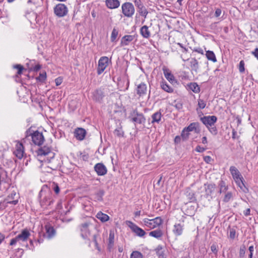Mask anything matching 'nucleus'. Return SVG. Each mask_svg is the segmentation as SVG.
Instances as JSON below:
<instances>
[{"label":"nucleus","instance_id":"09e8293b","mask_svg":"<svg viewBox=\"0 0 258 258\" xmlns=\"http://www.w3.org/2000/svg\"><path fill=\"white\" fill-rule=\"evenodd\" d=\"M209 132L214 135H216L217 134V127L214 125L212 126H209L208 128Z\"/></svg>","mask_w":258,"mask_h":258},{"label":"nucleus","instance_id":"6ab92c4d","mask_svg":"<svg viewBox=\"0 0 258 258\" xmlns=\"http://www.w3.org/2000/svg\"><path fill=\"white\" fill-rule=\"evenodd\" d=\"M105 4L107 8L111 9L117 8L120 5L118 0H106Z\"/></svg>","mask_w":258,"mask_h":258},{"label":"nucleus","instance_id":"37998d69","mask_svg":"<svg viewBox=\"0 0 258 258\" xmlns=\"http://www.w3.org/2000/svg\"><path fill=\"white\" fill-rule=\"evenodd\" d=\"M143 254L138 251H133L131 255V258H143Z\"/></svg>","mask_w":258,"mask_h":258},{"label":"nucleus","instance_id":"473e14b6","mask_svg":"<svg viewBox=\"0 0 258 258\" xmlns=\"http://www.w3.org/2000/svg\"><path fill=\"white\" fill-rule=\"evenodd\" d=\"M218 186L219 187V192L220 194L225 192L228 190V186L226 184L225 182L223 180H221L219 181Z\"/></svg>","mask_w":258,"mask_h":258},{"label":"nucleus","instance_id":"f257e3e1","mask_svg":"<svg viewBox=\"0 0 258 258\" xmlns=\"http://www.w3.org/2000/svg\"><path fill=\"white\" fill-rule=\"evenodd\" d=\"M129 118L130 121L135 124H144L146 121V118L142 113H140L137 109L133 110L130 113Z\"/></svg>","mask_w":258,"mask_h":258},{"label":"nucleus","instance_id":"4be33fe9","mask_svg":"<svg viewBox=\"0 0 258 258\" xmlns=\"http://www.w3.org/2000/svg\"><path fill=\"white\" fill-rule=\"evenodd\" d=\"M30 235V233L27 229L23 230L21 233L18 235L17 237V239H18L19 240H21L22 241L26 240L29 236Z\"/></svg>","mask_w":258,"mask_h":258},{"label":"nucleus","instance_id":"aec40b11","mask_svg":"<svg viewBox=\"0 0 258 258\" xmlns=\"http://www.w3.org/2000/svg\"><path fill=\"white\" fill-rule=\"evenodd\" d=\"M135 38L134 35H125L122 37L120 44L121 46H126L129 44V43L132 41Z\"/></svg>","mask_w":258,"mask_h":258},{"label":"nucleus","instance_id":"412c9836","mask_svg":"<svg viewBox=\"0 0 258 258\" xmlns=\"http://www.w3.org/2000/svg\"><path fill=\"white\" fill-rule=\"evenodd\" d=\"M41 207L43 208H47L53 203V200L49 198L45 197L40 202Z\"/></svg>","mask_w":258,"mask_h":258},{"label":"nucleus","instance_id":"0eeeda50","mask_svg":"<svg viewBox=\"0 0 258 258\" xmlns=\"http://www.w3.org/2000/svg\"><path fill=\"white\" fill-rule=\"evenodd\" d=\"M32 140L35 145L40 146L43 144L44 138L42 133L36 131L33 132Z\"/></svg>","mask_w":258,"mask_h":258},{"label":"nucleus","instance_id":"5fc2aeb1","mask_svg":"<svg viewBox=\"0 0 258 258\" xmlns=\"http://www.w3.org/2000/svg\"><path fill=\"white\" fill-rule=\"evenodd\" d=\"M244 70V62L243 60H241L239 64V71L240 73H243Z\"/></svg>","mask_w":258,"mask_h":258},{"label":"nucleus","instance_id":"f3484780","mask_svg":"<svg viewBox=\"0 0 258 258\" xmlns=\"http://www.w3.org/2000/svg\"><path fill=\"white\" fill-rule=\"evenodd\" d=\"M51 151V147L48 146H44L42 147H40L37 151V154L39 156H46L49 153H50Z\"/></svg>","mask_w":258,"mask_h":258},{"label":"nucleus","instance_id":"a878e982","mask_svg":"<svg viewBox=\"0 0 258 258\" xmlns=\"http://www.w3.org/2000/svg\"><path fill=\"white\" fill-rule=\"evenodd\" d=\"M188 89L191 90L195 93H198L200 91V88L196 82H192L187 85Z\"/></svg>","mask_w":258,"mask_h":258},{"label":"nucleus","instance_id":"b1692460","mask_svg":"<svg viewBox=\"0 0 258 258\" xmlns=\"http://www.w3.org/2000/svg\"><path fill=\"white\" fill-rule=\"evenodd\" d=\"M185 195L190 202L196 201L195 194L190 188L186 189Z\"/></svg>","mask_w":258,"mask_h":258},{"label":"nucleus","instance_id":"8fccbe9b","mask_svg":"<svg viewBox=\"0 0 258 258\" xmlns=\"http://www.w3.org/2000/svg\"><path fill=\"white\" fill-rule=\"evenodd\" d=\"M189 135V132H186V131H185V128H184L181 135V138L183 139V140H186L188 138Z\"/></svg>","mask_w":258,"mask_h":258},{"label":"nucleus","instance_id":"338daca9","mask_svg":"<svg viewBox=\"0 0 258 258\" xmlns=\"http://www.w3.org/2000/svg\"><path fill=\"white\" fill-rule=\"evenodd\" d=\"M193 51H195V52H197L199 53H201L202 54H204V51L203 50L200 48V47H198V48H195L194 49H193Z\"/></svg>","mask_w":258,"mask_h":258},{"label":"nucleus","instance_id":"ea45409f","mask_svg":"<svg viewBox=\"0 0 258 258\" xmlns=\"http://www.w3.org/2000/svg\"><path fill=\"white\" fill-rule=\"evenodd\" d=\"M138 8L139 9L138 12L139 14L141 16H144L145 18H146V16L148 14V12L146 8L144 7V6L143 5H141V6H140L139 7H138Z\"/></svg>","mask_w":258,"mask_h":258},{"label":"nucleus","instance_id":"cd10ccee","mask_svg":"<svg viewBox=\"0 0 258 258\" xmlns=\"http://www.w3.org/2000/svg\"><path fill=\"white\" fill-rule=\"evenodd\" d=\"M163 73L165 77L170 83H173L175 81L174 76L168 70H167V69H164Z\"/></svg>","mask_w":258,"mask_h":258},{"label":"nucleus","instance_id":"9b49d317","mask_svg":"<svg viewBox=\"0 0 258 258\" xmlns=\"http://www.w3.org/2000/svg\"><path fill=\"white\" fill-rule=\"evenodd\" d=\"M92 98L96 102H101L104 97V92L101 89H97L92 93Z\"/></svg>","mask_w":258,"mask_h":258},{"label":"nucleus","instance_id":"79ce46f5","mask_svg":"<svg viewBox=\"0 0 258 258\" xmlns=\"http://www.w3.org/2000/svg\"><path fill=\"white\" fill-rule=\"evenodd\" d=\"M211 250L212 252L213 253H214V254H215V257H217V255H218V245H217L216 243H213L211 246Z\"/></svg>","mask_w":258,"mask_h":258},{"label":"nucleus","instance_id":"0e129e2a","mask_svg":"<svg viewBox=\"0 0 258 258\" xmlns=\"http://www.w3.org/2000/svg\"><path fill=\"white\" fill-rule=\"evenodd\" d=\"M222 11L220 9L218 8L216 9L215 13V16L216 17H218L220 16L221 14Z\"/></svg>","mask_w":258,"mask_h":258},{"label":"nucleus","instance_id":"2eb2a0df","mask_svg":"<svg viewBox=\"0 0 258 258\" xmlns=\"http://www.w3.org/2000/svg\"><path fill=\"white\" fill-rule=\"evenodd\" d=\"M16 198H18L16 192L13 191L7 197L6 201H7L8 204L16 205L18 202V199H15Z\"/></svg>","mask_w":258,"mask_h":258},{"label":"nucleus","instance_id":"49530a36","mask_svg":"<svg viewBox=\"0 0 258 258\" xmlns=\"http://www.w3.org/2000/svg\"><path fill=\"white\" fill-rule=\"evenodd\" d=\"M104 195V191L103 189H100L97 192L96 194V195L97 197V200L98 201H101L103 199L102 197Z\"/></svg>","mask_w":258,"mask_h":258},{"label":"nucleus","instance_id":"4d7b16f0","mask_svg":"<svg viewBox=\"0 0 258 258\" xmlns=\"http://www.w3.org/2000/svg\"><path fill=\"white\" fill-rule=\"evenodd\" d=\"M174 106L178 110H180L182 109L183 105L181 102L178 101L175 103Z\"/></svg>","mask_w":258,"mask_h":258},{"label":"nucleus","instance_id":"423d86ee","mask_svg":"<svg viewBox=\"0 0 258 258\" xmlns=\"http://www.w3.org/2000/svg\"><path fill=\"white\" fill-rule=\"evenodd\" d=\"M108 58L107 56H102L98 61L97 68L98 75L101 74L108 65Z\"/></svg>","mask_w":258,"mask_h":258},{"label":"nucleus","instance_id":"ddd939ff","mask_svg":"<svg viewBox=\"0 0 258 258\" xmlns=\"http://www.w3.org/2000/svg\"><path fill=\"white\" fill-rule=\"evenodd\" d=\"M229 171L234 179L235 181L240 179H242V176H241L240 172L238 170L233 166H232L230 167Z\"/></svg>","mask_w":258,"mask_h":258},{"label":"nucleus","instance_id":"a19ab883","mask_svg":"<svg viewBox=\"0 0 258 258\" xmlns=\"http://www.w3.org/2000/svg\"><path fill=\"white\" fill-rule=\"evenodd\" d=\"M233 198L232 193L230 191H228L225 195L223 201L225 203H228Z\"/></svg>","mask_w":258,"mask_h":258},{"label":"nucleus","instance_id":"c03bdc74","mask_svg":"<svg viewBox=\"0 0 258 258\" xmlns=\"http://www.w3.org/2000/svg\"><path fill=\"white\" fill-rule=\"evenodd\" d=\"M114 134L118 137H123V132L121 127H119L114 130Z\"/></svg>","mask_w":258,"mask_h":258},{"label":"nucleus","instance_id":"3c124183","mask_svg":"<svg viewBox=\"0 0 258 258\" xmlns=\"http://www.w3.org/2000/svg\"><path fill=\"white\" fill-rule=\"evenodd\" d=\"M198 102V106L200 108L204 109L205 107L206 104L203 99H199Z\"/></svg>","mask_w":258,"mask_h":258},{"label":"nucleus","instance_id":"de8ad7c7","mask_svg":"<svg viewBox=\"0 0 258 258\" xmlns=\"http://www.w3.org/2000/svg\"><path fill=\"white\" fill-rule=\"evenodd\" d=\"M46 78V73H40V74H39V76L38 77V78H37V79L39 81L43 82L45 80Z\"/></svg>","mask_w":258,"mask_h":258},{"label":"nucleus","instance_id":"680f3d73","mask_svg":"<svg viewBox=\"0 0 258 258\" xmlns=\"http://www.w3.org/2000/svg\"><path fill=\"white\" fill-rule=\"evenodd\" d=\"M26 137H28L29 136L31 137V138H32L33 135V132L31 130V127H30L29 129H28L26 132Z\"/></svg>","mask_w":258,"mask_h":258},{"label":"nucleus","instance_id":"7ed1b4c3","mask_svg":"<svg viewBox=\"0 0 258 258\" xmlns=\"http://www.w3.org/2000/svg\"><path fill=\"white\" fill-rule=\"evenodd\" d=\"M122 14L127 17H132L135 13L133 5L129 2L124 3L121 7Z\"/></svg>","mask_w":258,"mask_h":258},{"label":"nucleus","instance_id":"6e6d98bb","mask_svg":"<svg viewBox=\"0 0 258 258\" xmlns=\"http://www.w3.org/2000/svg\"><path fill=\"white\" fill-rule=\"evenodd\" d=\"M88 226H89V224L88 223H84L82 224V228L81 229V232H83V231L89 232L88 229Z\"/></svg>","mask_w":258,"mask_h":258},{"label":"nucleus","instance_id":"4c0bfd02","mask_svg":"<svg viewBox=\"0 0 258 258\" xmlns=\"http://www.w3.org/2000/svg\"><path fill=\"white\" fill-rule=\"evenodd\" d=\"M161 87L165 91L171 93L173 91V89L165 82H162L161 84Z\"/></svg>","mask_w":258,"mask_h":258},{"label":"nucleus","instance_id":"e2e57ef3","mask_svg":"<svg viewBox=\"0 0 258 258\" xmlns=\"http://www.w3.org/2000/svg\"><path fill=\"white\" fill-rule=\"evenodd\" d=\"M251 54L258 59V48H255L253 51H251Z\"/></svg>","mask_w":258,"mask_h":258},{"label":"nucleus","instance_id":"20e7f679","mask_svg":"<svg viewBox=\"0 0 258 258\" xmlns=\"http://www.w3.org/2000/svg\"><path fill=\"white\" fill-rule=\"evenodd\" d=\"M68 8L63 4H58L54 8V13L58 17L61 18L65 16L68 14Z\"/></svg>","mask_w":258,"mask_h":258},{"label":"nucleus","instance_id":"603ef678","mask_svg":"<svg viewBox=\"0 0 258 258\" xmlns=\"http://www.w3.org/2000/svg\"><path fill=\"white\" fill-rule=\"evenodd\" d=\"M245 249H246V247L244 245L240 246V250H239V256L240 257L244 256V255L245 254Z\"/></svg>","mask_w":258,"mask_h":258},{"label":"nucleus","instance_id":"dca6fc26","mask_svg":"<svg viewBox=\"0 0 258 258\" xmlns=\"http://www.w3.org/2000/svg\"><path fill=\"white\" fill-rule=\"evenodd\" d=\"M147 85L144 83H141L137 86V93L140 96L145 95L147 93Z\"/></svg>","mask_w":258,"mask_h":258},{"label":"nucleus","instance_id":"bf43d9fd","mask_svg":"<svg viewBox=\"0 0 258 258\" xmlns=\"http://www.w3.org/2000/svg\"><path fill=\"white\" fill-rule=\"evenodd\" d=\"M204 160L207 163H210L213 159L210 156H206L204 157Z\"/></svg>","mask_w":258,"mask_h":258},{"label":"nucleus","instance_id":"9d476101","mask_svg":"<svg viewBox=\"0 0 258 258\" xmlns=\"http://www.w3.org/2000/svg\"><path fill=\"white\" fill-rule=\"evenodd\" d=\"M86 130L82 127H78L74 131V137L79 141H82L86 135Z\"/></svg>","mask_w":258,"mask_h":258},{"label":"nucleus","instance_id":"f8f14e48","mask_svg":"<svg viewBox=\"0 0 258 258\" xmlns=\"http://www.w3.org/2000/svg\"><path fill=\"white\" fill-rule=\"evenodd\" d=\"M24 147L22 143H18L16 146V150L14 152V154L19 159H21L24 155Z\"/></svg>","mask_w":258,"mask_h":258},{"label":"nucleus","instance_id":"c9c22d12","mask_svg":"<svg viewBox=\"0 0 258 258\" xmlns=\"http://www.w3.org/2000/svg\"><path fill=\"white\" fill-rule=\"evenodd\" d=\"M206 56L208 60H211L214 62L217 61L216 56L213 51L210 50L207 51Z\"/></svg>","mask_w":258,"mask_h":258},{"label":"nucleus","instance_id":"052dcab7","mask_svg":"<svg viewBox=\"0 0 258 258\" xmlns=\"http://www.w3.org/2000/svg\"><path fill=\"white\" fill-rule=\"evenodd\" d=\"M195 150L199 153H203L206 150V148H204V147H202L200 146H197Z\"/></svg>","mask_w":258,"mask_h":258},{"label":"nucleus","instance_id":"c85d7f7f","mask_svg":"<svg viewBox=\"0 0 258 258\" xmlns=\"http://www.w3.org/2000/svg\"><path fill=\"white\" fill-rule=\"evenodd\" d=\"M216 187V184L214 183L208 184L206 188V193L207 196H211L214 192Z\"/></svg>","mask_w":258,"mask_h":258},{"label":"nucleus","instance_id":"6e6552de","mask_svg":"<svg viewBox=\"0 0 258 258\" xmlns=\"http://www.w3.org/2000/svg\"><path fill=\"white\" fill-rule=\"evenodd\" d=\"M201 121L207 128L214 125L217 120V117L215 115L204 116L200 118Z\"/></svg>","mask_w":258,"mask_h":258},{"label":"nucleus","instance_id":"4468645a","mask_svg":"<svg viewBox=\"0 0 258 258\" xmlns=\"http://www.w3.org/2000/svg\"><path fill=\"white\" fill-rule=\"evenodd\" d=\"M186 132L195 131V133H198L200 132V123L198 122L191 123L187 127H185Z\"/></svg>","mask_w":258,"mask_h":258},{"label":"nucleus","instance_id":"69168bd1","mask_svg":"<svg viewBox=\"0 0 258 258\" xmlns=\"http://www.w3.org/2000/svg\"><path fill=\"white\" fill-rule=\"evenodd\" d=\"M53 189V190L54 191V192L56 194H58L59 192L60 189H59V186H58V185L57 184H54Z\"/></svg>","mask_w":258,"mask_h":258},{"label":"nucleus","instance_id":"f03ea898","mask_svg":"<svg viewBox=\"0 0 258 258\" xmlns=\"http://www.w3.org/2000/svg\"><path fill=\"white\" fill-rule=\"evenodd\" d=\"M144 225L150 229H154L159 226L163 223V220L160 217H157L153 219L145 218L143 220Z\"/></svg>","mask_w":258,"mask_h":258},{"label":"nucleus","instance_id":"f704fd0d","mask_svg":"<svg viewBox=\"0 0 258 258\" xmlns=\"http://www.w3.org/2000/svg\"><path fill=\"white\" fill-rule=\"evenodd\" d=\"M96 217L102 222H106L109 219V217L107 214H104L101 212H99L97 214Z\"/></svg>","mask_w":258,"mask_h":258},{"label":"nucleus","instance_id":"5701e85b","mask_svg":"<svg viewBox=\"0 0 258 258\" xmlns=\"http://www.w3.org/2000/svg\"><path fill=\"white\" fill-rule=\"evenodd\" d=\"M183 225L181 224H175L174 225L173 232L176 236L181 235L183 232Z\"/></svg>","mask_w":258,"mask_h":258},{"label":"nucleus","instance_id":"774afa93","mask_svg":"<svg viewBox=\"0 0 258 258\" xmlns=\"http://www.w3.org/2000/svg\"><path fill=\"white\" fill-rule=\"evenodd\" d=\"M89 234V232H87V231H83V232H82V233H81V235L83 239H86V238H87V237H88V234Z\"/></svg>","mask_w":258,"mask_h":258},{"label":"nucleus","instance_id":"13d9d810","mask_svg":"<svg viewBox=\"0 0 258 258\" xmlns=\"http://www.w3.org/2000/svg\"><path fill=\"white\" fill-rule=\"evenodd\" d=\"M236 231L234 229H231L230 230L229 236L231 239H234L235 237Z\"/></svg>","mask_w":258,"mask_h":258},{"label":"nucleus","instance_id":"bb28decb","mask_svg":"<svg viewBox=\"0 0 258 258\" xmlns=\"http://www.w3.org/2000/svg\"><path fill=\"white\" fill-rule=\"evenodd\" d=\"M140 33L142 36L145 38H148L150 37V32L148 29V27L144 25L140 29Z\"/></svg>","mask_w":258,"mask_h":258},{"label":"nucleus","instance_id":"393cba45","mask_svg":"<svg viewBox=\"0 0 258 258\" xmlns=\"http://www.w3.org/2000/svg\"><path fill=\"white\" fill-rule=\"evenodd\" d=\"M162 114L160 111H157L151 116L152 121L151 123L154 124L155 123H159L161 119Z\"/></svg>","mask_w":258,"mask_h":258},{"label":"nucleus","instance_id":"58836bf2","mask_svg":"<svg viewBox=\"0 0 258 258\" xmlns=\"http://www.w3.org/2000/svg\"><path fill=\"white\" fill-rule=\"evenodd\" d=\"M155 251L157 254L159 256V258L165 257L164 250H163V247L161 245H158L155 249Z\"/></svg>","mask_w":258,"mask_h":258},{"label":"nucleus","instance_id":"1a4fd4ad","mask_svg":"<svg viewBox=\"0 0 258 258\" xmlns=\"http://www.w3.org/2000/svg\"><path fill=\"white\" fill-rule=\"evenodd\" d=\"M94 170L98 176H103L107 173V169L102 163H98L94 167Z\"/></svg>","mask_w":258,"mask_h":258},{"label":"nucleus","instance_id":"a211bd4d","mask_svg":"<svg viewBox=\"0 0 258 258\" xmlns=\"http://www.w3.org/2000/svg\"><path fill=\"white\" fill-rule=\"evenodd\" d=\"M189 66L191 68V71L196 73H198L199 68V62L195 58H191L189 60Z\"/></svg>","mask_w":258,"mask_h":258},{"label":"nucleus","instance_id":"7c9ffc66","mask_svg":"<svg viewBox=\"0 0 258 258\" xmlns=\"http://www.w3.org/2000/svg\"><path fill=\"white\" fill-rule=\"evenodd\" d=\"M114 233L113 230H110L109 232V236L108 238V248L110 250V249L112 248L114 244Z\"/></svg>","mask_w":258,"mask_h":258},{"label":"nucleus","instance_id":"864d4df0","mask_svg":"<svg viewBox=\"0 0 258 258\" xmlns=\"http://www.w3.org/2000/svg\"><path fill=\"white\" fill-rule=\"evenodd\" d=\"M14 68L18 70L17 74L21 75L22 73V71L24 69L23 67L21 64H16L14 66Z\"/></svg>","mask_w":258,"mask_h":258},{"label":"nucleus","instance_id":"2f4dec72","mask_svg":"<svg viewBox=\"0 0 258 258\" xmlns=\"http://www.w3.org/2000/svg\"><path fill=\"white\" fill-rule=\"evenodd\" d=\"M244 181V179L242 177V179H240L236 181L235 182L244 192L247 193L248 192V189L245 185Z\"/></svg>","mask_w":258,"mask_h":258},{"label":"nucleus","instance_id":"c756f323","mask_svg":"<svg viewBox=\"0 0 258 258\" xmlns=\"http://www.w3.org/2000/svg\"><path fill=\"white\" fill-rule=\"evenodd\" d=\"M45 230L47 237L49 238H51L54 236L55 234V230L52 226L46 225Z\"/></svg>","mask_w":258,"mask_h":258},{"label":"nucleus","instance_id":"e433bc0d","mask_svg":"<svg viewBox=\"0 0 258 258\" xmlns=\"http://www.w3.org/2000/svg\"><path fill=\"white\" fill-rule=\"evenodd\" d=\"M163 235V233L161 230H156L151 231L149 235L156 238H160Z\"/></svg>","mask_w":258,"mask_h":258},{"label":"nucleus","instance_id":"72a5a7b5","mask_svg":"<svg viewBox=\"0 0 258 258\" xmlns=\"http://www.w3.org/2000/svg\"><path fill=\"white\" fill-rule=\"evenodd\" d=\"M9 181L7 172L3 170L0 172V185L3 183H7Z\"/></svg>","mask_w":258,"mask_h":258},{"label":"nucleus","instance_id":"a18cd8bd","mask_svg":"<svg viewBox=\"0 0 258 258\" xmlns=\"http://www.w3.org/2000/svg\"><path fill=\"white\" fill-rule=\"evenodd\" d=\"M118 34V31L116 29L114 28L111 32V41L112 42H113L116 40Z\"/></svg>","mask_w":258,"mask_h":258},{"label":"nucleus","instance_id":"39448f33","mask_svg":"<svg viewBox=\"0 0 258 258\" xmlns=\"http://www.w3.org/2000/svg\"><path fill=\"white\" fill-rule=\"evenodd\" d=\"M126 224L137 236L143 237L146 234V232L143 229L140 228L132 221H126Z\"/></svg>","mask_w":258,"mask_h":258}]
</instances>
